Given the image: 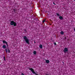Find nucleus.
I'll list each match as a JSON object with an SVG mask.
<instances>
[{
  "label": "nucleus",
  "instance_id": "1a4fd4ad",
  "mask_svg": "<svg viewBox=\"0 0 75 75\" xmlns=\"http://www.w3.org/2000/svg\"><path fill=\"white\" fill-rule=\"evenodd\" d=\"M60 34H62V35H63V34H64V33L63 32V31H61L60 32Z\"/></svg>",
  "mask_w": 75,
  "mask_h": 75
},
{
  "label": "nucleus",
  "instance_id": "f8f14e48",
  "mask_svg": "<svg viewBox=\"0 0 75 75\" xmlns=\"http://www.w3.org/2000/svg\"><path fill=\"white\" fill-rule=\"evenodd\" d=\"M56 14L57 16H60V15L58 13H57Z\"/></svg>",
  "mask_w": 75,
  "mask_h": 75
},
{
  "label": "nucleus",
  "instance_id": "9d476101",
  "mask_svg": "<svg viewBox=\"0 0 75 75\" xmlns=\"http://www.w3.org/2000/svg\"><path fill=\"white\" fill-rule=\"evenodd\" d=\"M6 46L5 45H4L3 46V48H6Z\"/></svg>",
  "mask_w": 75,
  "mask_h": 75
},
{
  "label": "nucleus",
  "instance_id": "f257e3e1",
  "mask_svg": "<svg viewBox=\"0 0 75 75\" xmlns=\"http://www.w3.org/2000/svg\"><path fill=\"white\" fill-rule=\"evenodd\" d=\"M23 38L25 40V41L28 44H30V43L29 42V40L27 38L26 36H25L23 37Z\"/></svg>",
  "mask_w": 75,
  "mask_h": 75
},
{
  "label": "nucleus",
  "instance_id": "aec40b11",
  "mask_svg": "<svg viewBox=\"0 0 75 75\" xmlns=\"http://www.w3.org/2000/svg\"><path fill=\"white\" fill-rule=\"evenodd\" d=\"M34 43H35V42H34Z\"/></svg>",
  "mask_w": 75,
  "mask_h": 75
},
{
  "label": "nucleus",
  "instance_id": "f3484780",
  "mask_svg": "<svg viewBox=\"0 0 75 75\" xmlns=\"http://www.w3.org/2000/svg\"><path fill=\"white\" fill-rule=\"evenodd\" d=\"M53 4H54V5H56V4H55V3L53 2Z\"/></svg>",
  "mask_w": 75,
  "mask_h": 75
},
{
  "label": "nucleus",
  "instance_id": "0eeeda50",
  "mask_svg": "<svg viewBox=\"0 0 75 75\" xmlns=\"http://www.w3.org/2000/svg\"><path fill=\"white\" fill-rule=\"evenodd\" d=\"M59 18L60 20H62L63 19V17L62 16H59Z\"/></svg>",
  "mask_w": 75,
  "mask_h": 75
},
{
  "label": "nucleus",
  "instance_id": "4be33fe9",
  "mask_svg": "<svg viewBox=\"0 0 75 75\" xmlns=\"http://www.w3.org/2000/svg\"><path fill=\"white\" fill-rule=\"evenodd\" d=\"M74 1H75V0H74Z\"/></svg>",
  "mask_w": 75,
  "mask_h": 75
},
{
  "label": "nucleus",
  "instance_id": "a211bd4d",
  "mask_svg": "<svg viewBox=\"0 0 75 75\" xmlns=\"http://www.w3.org/2000/svg\"><path fill=\"white\" fill-rule=\"evenodd\" d=\"M4 61H6V60L5 59V57H4Z\"/></svg>",
  "mask_w": 75,
  "mask_h": 75
},
{
  "label": "nucleus",
  "instance_id": "2eb2a0df",
  "mask_svg": "<svg viewBox=\"0 0 75 75\" xmlns=\"http://www.w3.org/2000/svg\"><path fill=\"white\" fill-rule=\"evenodd\" d=\"M6 52H8L7 51V49L6 50Z\"/></svg>",
  "mask_w": 75,
  "mask_h": 75
},
{
  "label": "nucleus",
  "instance_id": "dca6fc26",
  "mask_svg": "<svg viewBox=\"0 0 75 75\" xmlns=\"http://www.w3.org/2000/svg\"><path fill=\"white\" fill-rule=\"evenodd\" d=\"M54 45H57V44H56V43H54Z\"/></svg>",
  "mask_w": 75,
  "mask_h": 75
},
{
  "label": "nucleus",
  "instance_id": "412c9836",
  "mask_svg": "<svg viewBox=\"0 0 75 75\" xmlns=\"http://www.w3.org/2000/svg\"><path fill=\"white\" fill-rule=\"evenodd\" d=\"M65 38H66L65 37Z\"/></svg>",
  "mask_w": 75,
  "mask_h": 75
},
{
  "label": "nucleus",
  "instance_id": "6e6552de",
  "mask_svg": "<svg viewBox=\"0 0 75 75\" xmlns=\"http://www.w3.org/2000/svg\"><path fill=\"white\" fill-rule=\"evenodd\" d=\"M37 54V52L36 51H34L33 52V54L34 55H35V54Z\"/></svg>",
  "mask_w": 75,
  "mask_h": 75
},
{
  "label": "nucleus",
  "instance_id": "423d86ee",
  "mask_svg": "<svg viewBox=\"0 0 75 75\" xmlns=\"http://www.w3.org/2000/svg\"><path fill=\"white\" fill-rule=\"evenodd\" d=\"M46 63L47 64H48V63L50 62V61H49L48 60H46Z\"/></svg>",
  "mask_w": 75,
  "mask_h": 75
},
{
  "label": "nucleus",
  "instance_id": "9b49d317",
  "mask_svg": "<svg viewBox=\"0 0 75 75\" xmlns=\"http://www.w3.org/2000/svg\"><path fill=\"white\" fill-rule=\"evenodd\" d=\"M39 47H40V48H42V45H40L39 46Z\"/></svg>",
  "mask_w": 75,
  "mask_h": 75
},
{
  "label": "nucleus",
  "instance_id": "6ab92c4d",
  "mask_svg": "<svg viewBox=\"0 0 75 75\" xmlns=\"http://www.w3.org/2000/svg\"><path fill=\"white\" fill-rule=\"evenodd\" d=\"M22 75H24V74H23V73H22Z\"/></svg>",
  "mask_w": 75,
  "mask_h": 75
},
{
  "label": "nucleus",
  "instance_id": "39448f33",
  "mask_svg": "<svg viewBox=\"0 0 75 75\" xmlns=\"http://www.w3.org/2000/svg\"><path fill=\"white\" fill-rule=\"evenodd\" d=\"M3 42L4 44H6V45H7V42L5 40L3 41Z\"/></svg>",
  "mask_w": 75,
  "mask_h": 75
},
{
  "label": "nucleus",
  "instance_id": "7ed1b4c3",
  "mask_svg": "<svg viewBox=\"0 0 75 75\" xmlns=\"http://www.w3.org/2000/svg\"><path fill=\"white\" fill-rule=\"evenodd\" d=\"M29 70H30V71H31L32 72V73L34 74H35V75H37V73H35V71H34L33 69L32 68H29Z\"/></svg>",
  "mask_w": 75,
  "mask_h": 75
},
{
  "label": "nucleus",
  "instance_id": "ddd939ff",
  "mask_svg": "<svg viewBox=\"0 0 75 75\" xmlns=\"http://www.w3.org/2000/svg\"><path fill=\"white\" fill-rule=\"evenodd\" d=\"M8 52H9V53L10 52V50H9V49H8Z\"/></svg>",
  "mask_w": 75,
  "mask_h": 75
},
{
  "label": "nucleus",
  "instance_id": "20e7f679",
  "mask_svg": "<svg viewBox=\"0 0 75 75\" xmlns=\"http://www.w3.org/2000/svg\"><path fill=\"white\" fill-rule=\"evenodd\" d=\"M68 48H64L63 51L64 52V53H66V52H68Z\"/></svg>",
  "mask_w": 75,
  "mask_h": 75
},
{
  "label": "nucleus",
  "instance_id": "f03ea898",
  "mask_svg": "<svg viewBox=\"0 0 75 75\" xmlns=\"http://www.w3.org/2000/svg\"><path fill=\"white\" fill-rule=\"evenodd\" d=\"M10 24L11 25H14V26H16L17 23L14 22V21H12L11 22Z\"/></svg>",
  "mask_w": 75,
  "mask_h": 75
},
{
  "label": "nucleus",
  "instance_id": "4468645a",
  "mask_svg": "<svg viewBox=\"0 0 75 75\" xmlns=\"http://www.w3.org/2000/svg\"><path fill=\"white\" fill-rule=\"evenodd\" d=\"M45 20H43V23H44V22H45Z\"/></svg>",
  "mask_w": 75,
  "mask_h": 75
}]
</instances>
